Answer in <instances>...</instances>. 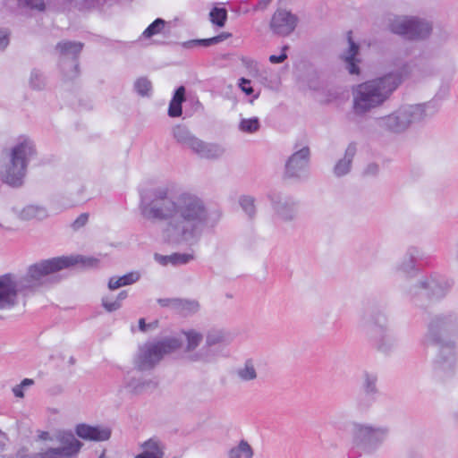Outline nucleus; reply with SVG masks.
I'll use <instances>...</instances> for the list:
<instances>
[{
	"label": "nucleus",
	"instance_id": "2eb2a0df",
	"mask_svg": "<svg viewBox=\"0 0 458 458\" xmlns=\"http://www.w3.org/2000/svg\"><path fill=\"white\" fill-rule=\"evenodd\" d=\"M144 451L136 455L135 458H163V447L159 442L155 439H149L142 445Z\"/></svg>",
	"mask_w": 458,
	"mask_h": 458
},
{
	"label": "nucleus",
	"instance_id": "2f4dec72",
	"mask_svg": "<svg viewBox=\"0 0 458 458\" xmlns=\"http://www.w3.org/2000/svg\"><path fill=\"white\" fill-rule=\"evenodd\" d=\"M241 205L242 208L250 214L254 211V199L252 198L243 197L241 199Z\"/></svg>",
	"mask_w": 458,
	"mask_h": 458
},
{
	"label": "nucleus",
	"instance_id": "a211bd4d",
	"mask_svg": "<svg viewBox=\"0 0 458 458\" xmlns=\"http://www.w3.org/2000/svg\"><path fill=\"white\" fill-rule=\"evenodd\" d=\"M253 450L251 446L244 440H242L238 446L233 447L229 452V458H252Z\"/></svg>",
	"mask_w": 458,
	"mask_h": 458
},
{
	"label": "nucleus",
	"instance_id": "412c9836",
	"mask_svg": "<svg viewBox=\"0 0 458 458\" xmlns=\"http://www.w3.org/2000/svg\"><path fill=\"white\" fill-rule=\"evenodd\" d=\"M192 259H193V257L191 255L174 253V254L170 255V256H164V257H162L161 258V262L164 265H166L168 263H172L174 265L185 264V263H187L188 261H190Z\"/></svg>",
	"mask_w": 458,
	"mask_h": 458
},
{
	"label": "nucleus",
	"instance_id": "c85d7f7f",
	"mask_svg": "<svg viewBox=\"0 0 458 458\" xmlns=\"http://www.w3.org/2000/svg\"><path fill=\"white\" fill-rule=\"evenodd\" d=\"M102 303L104 308L109 312L114 311L121 307V303L119 301L113 300L109 297L103 298Z\"/></svg>",
	"mask_w": 458,
	"mask_h": 458
},
{
	"label": "nucleus",
	"instance_id": "aec40b11",
	"mask_svg": "<svg viewBox=\"0 0 458 458\" xmlns=\"http://www.w3.org/2000/svg\"><path fill=\"white\" fill-rule=\"evenodd\" d=\"M209 17L213 24L222 28L227 20V11L225 8L215 7L209 13Z\"/></svg>",
	"mask_w": 458,
	"mask_h": 458
},
{
	"label": "nucleus",
	"instance_id": "bb28decb",
	"mask_svg": "<svg viewBox=\"0 0 458 458\" xmlns=\"http://www.w3.org/2000/svg\"><path fill=\"white\" fill-rule=\"evenodd\" d=\"M181 46H182V47H183L185 49H192L197 47H209L208 38L188 40V41L181 43Z\"/></svg>",
	"mask_w": 458,
	"mask_h": 458
},
{
	"label": "nucleus",
	"instance_id": "4be33fe9",
	"mask_svg": "<svg viewBox=\"0 0 458 458\" xmlns=\"http://www.w3.org/2000/svg\"><path fill=\"white\" fill-rule=\"evenodd\" d=\"M165 24V21L163 19L155 20L144 31L143 37L151 38L152 36L158 34L162 31Z\"/></svg>",
	"mask_w": 458,
	"mask_h": 458
},
{
	"label": "nucleus",
	"instance_id": "9b49d317",
	"mask_svg": "<svg viewBox=\"0 0 458 458\" xmlns=\"http://www.w3.org/2000/svg\"><path fill=\"white\" fill-rule=\"evenodd\" d=\"M76 434L83 439L105 441L111 437V430L108 428L80 424L76 427Z\"/></svg>",
	"mask_w": 458,
	"mask_h": 458
},
{
	"label": "nucleus",
	"instance_id": "4c0bfd02",
	"mask_svg": "<svg viewBox=\"0 0 458 458\" xmlns=\"http://www.w3.org/2000/svg\"><path fill=\"white\" fill-rule=\"evenodd\" d=\"M23 386L20 384L13 388V392L16 397L21 398L23 397Z\"/></svg>",
	"mask_w": 458,
	"mask_h": 458
},
{
	"label": "nucleus",
	"instance_id": "37998d69",
	"mask_svg": "<svg viewBox=\"0 0 458 458\" xmlns=\"http://www.w3.org/2000/svg\"><path fill=\"white\" fill-rule=\"evenodd\" d=\"M81 262H83L84 264H88V265H94L95 263H97V259H88L87 260H82L81 259Z\"/></svg>",
	"mask_w": 458,
	"mask_h": 458
},
{
	"label": "nucleus",
	"instance_id": "20e7f679",
	"mask_svg": "<svg viewBox=\"0 0 458 458\" xmlns=\"http://www.w3.org/2000/svg\"><path fill=\"white\" fill-rule=\"evenodd\" d=\"M386 27L392 33L410 41L427 40L433 31L431 21L417 16L390 17Z\"/></svg>",
	"mask_w": 458,
	"mask_h": 458
},
{
	"label": "nucleus",
	"instance_id": "de8ad7c7",
	"mask_svg": "<svg viewBox=\"0 0 458 458\" xmlns=\"http://www.w3.org/2000/svg\"><path fill=\"white\" fill-rule=\"evenodd\" d=\"M2 437H3V438H4V439H5V438H6V437H5V435H4V434H2Z\"/></svg>",
	"mask_w": 458,
	"mask_h": 458
},
{
	"label": "nucleus",
	"instance_id": "a19ab883",
	"mask_svg": "<svg viewBox=\"0 0 458 458\" xmlns=\"http://www.w3.org/2000/svg\"><path fill=\"white\" fill-rule=\"evenodd\" d=\"M328 92H329V97H330L329 98L327 99V101H328V102L331 101V99L336 98L338 96V93L335 90H328Z\"/></svg>",
	"mask_w": 458,
	"mask_h": 458
},
{
	"label": "nucleus",
	"instance_id": "72a5a7b5",
	"mask_svg": "<svg viewBox=\"0 0 458 458\" xmlns=\"http://www.w3.org/2000/svg\"><path fill=\"white\" fill-rule=\"evenodd\" d=\"M232 37V34L229 33V32H222L221 34L216 36V37H213V38H208V45L209 47L212 46V45H216V44H218L229 38Z\"/></svg>",
	"mask_w": 458,
	"mask_h": 458
},
{
	"label": "nucleus",
	"instance_id": "423d86ee",
	"mask_svg": "<svg viewBox=\"0 0 458 458\" xmlns=\"http://www.w3.org/2000/svg\"><path fill=\"white\" fill-rule=\"evenodd\" d=\"M78 262L79 260L77 259L72 257H57L43 260L40 263L30 267L28 276L30 279L38 280L44 276L69 267Z\"/></svg>",
	"mask_w": 458,
	"mask_h": 458
},
{
	"label": "nucleus",
	"instance_id": "0eeeda50",
	"mask_svg": "<svg viewBox=\"0 0 458 458\" xmlns=\"http://www.w3.org/2000/svg\"><path fill=\"white\" fill-rule=\"evenodd\" d=\"M298 17L284 9L276 10L271 17L269 28L273 34L279 37H287L296 29Z\"/></svg>",
	"mask_w": 458,
	"mask_h": 458
},
{
	"label": "nucleus",
	"instance_id": "c03bdc74",
	"mask_svg": "<svg viewBox=\"0 0 458 458\" xmlns=\"http://www.w3.org/2000/svg\"><path fill=\"white\" fill-rule=\"evenodd\" d=\"M200 109H201V105L198 101H196V103L194 104V106L192 108V111L193 112H199Z\"/></svg>",
	"mask_w": 458,
	"mask_h": 458
},
{
	"label": "nucleus",
	"instance_id": "4468645a",
	"mask_svg": "<svg viewBox=\"0 0 458 458\" xmlns=\"http://www.w3.org/2000/svg\"><path fill=\"white\" fill-rule=\"evenodd\" d=\"M440 109L437 105V101L432 99L426 103L405 105L403 106V112L404 114H420L423 113H437Z\"/></svg>",
	"mask_w": 458,
	"mask_h": 458
},
{
	"label": "nucleus",
	"instance_id": "7c9ffc66",
	"mask_svg": "<svg viewBox=\"0 0 458 458\" xmlns=\"http://www.w3.org/2000/svg\"><path fill=\"white\" fill-rule=\"evenodd\" d=\"M289 49V46L285 45L282 47V54L279 55H272L269 56V61L270 63L272 64H281L283 63L286 58H287V55H286V50Z\"/></svg>",
	"mask_w": 458,
	"mask_h": 458
},
{
	"label": "nucleus",
	"instance_id": "f03ea898",
	"mask_svg": "<svg viewBox=\"0 0 458 458\" xmlns=\"http://www.w3.org/2000/svg\"><path fill=\"white\" fill-rule=\"evenodd\" d=\"M400 83L399 75L389 73L353 86L352 95L355 113H369L382 106Z\"/></svg>",
	"mask_w": 458,
	"mask_h": 458
},
{
	"label": "nucleus",
	"instance_id": "5701e85b",
	"mask_svg": "<svg viewBox=\"0 0 458 458\" xmlns=\"http://www.w3.org/2000/svg\"><path fill=\"white\" fill-rule=\"evenodd\" d=\"M18 4L31 11L44 12L46 10L45 0H18Z\"/></svg>",
	"mask_w": 458,
	"mask_h": 458
},
{
	"label": "nucleus",
	"instance_id": "a18cd8bd",
	"mask_svg": "<svg viewBox=\"0 0 458 458\" xmlns=\"http://www.w3.org/2000/svg\"><path fill=\"white\" fill-rule=\"evenodd\" d=\"M39 437L41 439H43V440H46L48 437V433L47 432H41V434L39 435Z\"/></svg>",
	"mask_w": 458,
	"mask_h": 458
},
{
	"label": "nucleus",
	"instance_id": "ddd939ff",
	"mask_svg": "<svg viewBox=\"0 0 458 458\" xmlns=\"http://www.w3.org/2000/svg\"><path fill=\"white\" fill-rule=\"evenodd\" d=\"M349 47L341 55L342 60L345 63V68L351 74H359L360 60L356 58L359 53V46L352 39L351 32L348 35Z\"/></svg>",
	"mask_w": 458,
	"mask_h": 458
},
{
	"label": "nucleus",
	"instance_id": "1a4fd4ad",
	"mask_svg": "<svg viewBox=\"0 0 458 458\" xmlns=\"http://www.w3.org/2000/svg\"><path fill=\"white\" fill-rule=\"evenodd\" d=\"M181 344L176 338H168L145 346L143 357L148 363H154L162 359L165 354L170 353L180 347Z\"/></svg>",
	"mask_w": 458,
	"mask_h": 458
},
{
	"label": "nucleus",
	"instance_id": "393cba45",
	"mask_svg": "<svg viewBox=\"0 0 458 458\" xmlns=\"http://www.w3.org/2000/svg\"><path fill=\"white\" fill-rule=\"evenodd\" d=\"M187 338V351L195 349L202 340V335L193 330L185 333Z\"/></svg>",
	"mask_w": 458,
	"mask_h": 458
},
{
	"label": "nucleus",
	"instance_id": "473e14b6",
	"mask_svg": "<svg viewBox=\"0 0 458 458\" xmlns=\"http://www.w3.org/2000/svg\"><path fill=\"white\" fill-rule=\"evenodd\" d=\"M89 220V214L88 213H82L81 214L77 219L72 223V228L74 230H77L82 226H84Z\"/></svg>",
	"mask_w": 458,
	"mask_h": 458
},
{
	"label": "nucleus",
	"instance_id": "f257e3e1",
	"mask_svg": "<svg viewBox=\"0 0 458 458\" xmlns=\"http://www.w3.org/2000/svg\"><path fill=\"white\" fill-rule=\"evenodd\" d=\"M144 216L151 220H165L182 233L193 230L206 217L202 201L195 195L182 194L176 202L170 200L165 191H159L144 210Z\"/></svg>",
	"mask_w": 458,
	"mask_h": 458
},
{
	"label": "nucleus",
	"instance_id": "f704fd0d",
	"mask_svg": "<svg viewBox=\"0 0 458 458\" xmlns=\"http://www.w3.org/2000/svg\"><path fill=\"white\" fill-rule=\"evenodd\" d=\"M239 87L246 95H251L254 92L253 88L250 86V81L242 78L240 79Z\"/></svg>",
	"mask_w": 458,
	"mask_h": 458
},
{
	"label": "nucleus",
	"instance_id": "c756f323",
	"mask_svg": "<svg viewBox=\"0 0 458 458\" xmlns=\"http://www.w3.org/2000/svg\"><path fill=\"white\" fill-rule=\"evenodd\" d=\"M350 166H351V162L349 160L348 161L341 160L335 166V173L337 175H343L349 171Z\"/></svg>",
	"mask_w": 458,
	"mask_h": 458
},
{
	"label": "nucleus",
	"instance_id": "9d476101",
	"mask_svg": "<svg viewBox=\"0 0 458 458\" xmlns=\"http://www.w3.org/2000/svg\"><path fill=\"white\" fill-rule=\"evenodd\" d=\"M17 295L16 284L10 276L0 277V309L13 306Z\"/></svg>",
	"mask_w": 458,
	"mask_h": 458
},
{
	"label": "nucleus",
	"instance_id": "b1692460",
	"mask_svg": "<svg viewBox=\"0 0 458 458\" xmlns=\"http://www.w3.org/2000/svg\"><path fill=\"white\" fill-rule=\"evenodd\" d=\"M30 85L33 89H43L45 88V79L38 70H33L30 78Z\"/></svg>",
	"mask_w": 458,
	"mask_h": 458
},
{
	"label": "nucleus",
	"instance_id": "f8f14e48",
	"mask_svg": "<svg viewBox=\"0 0 458 458\" xmlns=\"http://www.w3.org/2000/svg\"><path fill=\"white\" fill-rule=\"evenodd\" d=\"M310 156V149L303 148L295 152L286 164V176L292 177L298 175V172L303 170L307 165Z\"/></svg>",
	"mask_w": 458,
	"mask_h": 458
},
{
	"label": "nucleus",
	"instance_id": "dca6fc26",
	"mask_svg": "<svg viewBox=\"0 0 458 458\" xmlns=\"http://www.w3.org/2000/svg\"><path fill=\"white\" fill-rule=\"evenodd\" d=\"M183 101H185V88L181 86L175 90L170 102L168 114H182V104Z\"/></svg>",
	"mask_w": 458,
	"mask_h": 458
},
{
	"label": "nucleus",
	"instance_id": "49530a36",
	"mask_svg": "<svg viewBox=\"0 0 458 458\" xmlns=\"http://www.w3.org/2000/svg\"><path fill=\"white\" fill-rule=\"evenodd\" d=\"M140 328L143 330L144 329V327H145V321L144 319H140Z\"/></svg>",
	"mask_w": 458,
	"mask_h": 458
},
{
	"label": "nucleus",
	"instance_id": "ea45409f",
	"mask_svg": "<svg viewBox=\"0 0 458 458\" xmlns=\"http://www.w3.org/2000/svg\"><path fill=\"white\" fill-rule=\"evenodd\" d=\"M126 297H127V293H126L125 291H123V292H121V293L118 294V296H117V298H116V300H115V301H119V302L121 303V301H122L123 300H124Z\"/></svg>",
	"mask_w": 458,
	"mask_h": 458
},
{
	"label": "nucleus",
	"instance_id": "58836bf2",
	"mask_svg": "<svg viewBox=\"0 0 458 458\" xmlns=\"http://www.w3.org/2000/svg\"><path fill=\"white\" fill-rule=\"evenodd\" d=\"M191 148L193 149H195L197 152H200L204 148V146H203L202 142L198 141V140H193L191 142Z\"/></svg>",
	"mask_w": 458,
	"mask_h": 458
},
{
	"label": "nucleus",
	"instance_id": "6e6552de",
	"mask_svg": "<svg viewBox=\"0 0 458 458\" xmlns=\"http://www.w3.org/2000/svg\"><path fill=\"white\" fill-rule=\"evenodd\" d=\"M60 440V448H50L37 454L36 458H70L76 455L81 447V442L72 433H64Z\"/></svg>",
	"mask_w": 458,
	"mask_h": 458
},
{
	"label": "nucleus",
	"instance_id": "f3484780",
	"mask_svg": "<svg viewBox=\"0 0 458 458\" xmlns=\"http://www.w3.org/2000/svg\"><path fill=\"white\" fill-rule=\"evenodd\" d=\"M139 277V274L133 272L117 278L112 277L108 282V287L111 290H114L122 286L129 285L138 281Z\"/></svg>",
	"mask_w": 458,
	"mask_h": 458
},
{
	"label": "nucleus",
	"instance_id": "e433bc0d",
	"mask_svg": "<svg viewBox=\"0 0 458 458\" xmlns=\"http://www.w3.org/2000/svg\"><path fill=\"white\" fill-rule=\"evenodd\" d=\"M272 0H260L259 4L254 7V10H264L270 4Z\"/></svg>",
	"mask_w": 458,
	"mask_h": 458
},
{
	"label": "nucleus",
	"instance_id": "79ce46f5",
	"mask_svg": "<svg viewBox=\"0 0 458 458\" xmlns=\"http://www.w3.org/2000/svg\"><path fill=\"white\" fill-rule=\"evenodd\" d=\"M33 384V380L32 379H29V378H25L21 381V385L22 386H30Z\"/></svg>",
	"mask_w": 458,
	"mask_h": 458
},
{
	"label": "nucleus",
	"instance_id": "7ed1b4c3",
	"mask_svg": "<svg viewBox=\"0 0 458 458\" xmlns=\"http://www.w3.org/2000/svg\"><path fill=\"white\" fill-rule=\"evenodd\" d=\"M36 155L35 145L22 136L8 151V162L2 166L0 178L4 183L13 187L21 186L25 178L30 159Z\"/></svg>",
	"mask_w": 458,
	"mask_h": 458
},
{
	"label": "nucleus",
	"instance_id": "39448f33",
	"mask_svg": "<svg viewBox=\"0 0 458 458\" xmlns=\"http://www.w3.org/2000/svg\"><path fill=\"white\" fill-rule=\"evenodd\" d=\"M83 43L75 41H61L55 49L60 54V66L66 80H73L79 76L78 57L83 48Z\"/></svg>",
	"mask_w": 458,
	"mask_h": 458
},
{
	"label": "nucleus",
	"instance_id": "c9c22d12",
	"mask_svg": "<svg viewBox=\"0 0 458 458\" xmlns=\"http://www.w3.org/2000/svg\"><path fill=\"white\" fill-rule=\"evenodd\" d=\"M9 44V38L7 31L0 30V48H5Z\"/></svg>",
	"mask_w": 458,
	"mask_h": 458
},
{
	"label": "nucleus",
	"instance_id": "cd10ccee",
	"mask_svg": "<svg viewBox=\"0 0 458 458\" xmlns=\"http://www.w3.org/2000/svg\"><path fill=\"white\" fill-rule=\"evenodd\" d=\"M239 375L245 380H250L256 377V371L250 361L245 364V368L239 372Z\"/></svg>",
	"mask_w": 458,
	"mask_h": 458
},
{
	"label": "nucleus",
	"instance_id": "6ab92c4d",
	"mask_svg": "<svg viewBox=\"0 0 458 458\" xmlns=\"http://www.w3.org/2000/svg\"><path fill=\"white\" fill-rule=\"evenodd\" d=\"M135 91L141 97H148L152 91V83L146 77H140L134 82Z\"/></svg>",
	"mask_w": 458,
	"mask_h": 458
},
{
	"label": "nucleus",
	"instance_id": "a878e982",
	"mask_svg": "<svg viewBox=\"0 0 458 458\" xmlns=\"http://www.w3.org/2000/svg\"><path fill=\"white\" fill-rule=\"evenodd\" d=\"M241 130L246 132H252L258 130L259 121L256 117L244 119L241 123Z\"/></svg>",
	"mask_w": 458,
	"mask_h": 458
}]
</instances>
